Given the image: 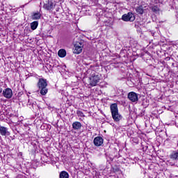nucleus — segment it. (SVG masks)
Segmentation results:
<instances>
[{
	"instance_id": "obj_1",
	"label": "nucleus",
	"mask_w": 178,
	"mask_h": 178,
	"mask_svg": "<svg viewBox=\"0 0 178 178\" xmlns=\"http://www.w3.org/2000/svg\"><path fill=\"white\" fill-rule=\"evenodd\" d=\"M110 109L111 112V116L114 120L117 123H119L123 119V116L119 114V108H118V104L114 103L111 104Z\"/></svg>"
},
{
	"instance_id": "obj_2",
	"label": "nucleus",
	"mask_w": 178,
	"mask_h": 178,
	"mask_svg": "<svg viewBox=\"0 0 178 178\" xmlns=\"http://www.w3.org/2000/svg\"><path fill=\"white\" fill-rule=\"evenodd\" d=\"M37 86L39 90H40L41 95H47L48 93V88H47L48 83L47 82V79L42 78L39 79Z\"/></svg>"
},
{
	"instance_id": "obj_3",
	"label": "nucleus",
	"mask_w": 178,
	"mask_h": 178,
	"mask_svg": "<svg viewBox=\"0 0 178 178\" xmlns=\"http://www.w3.org/2000/svg\"><path fill=\"white\" fill-rule=\"evenodd\" d=\"M99 80H101V79L99 78V74H97L94 72L92 73L89 77V86L91 87H95V86L99 83Z\"/></svg>"
},
{
	"instance_id": "obj_4",
	"label": "nucleus",
	"mask_w": 178,
	"mask_h": 178,
	"mask_svg": "<svg viewBox=\"0 0 178 178\" xmlns=\"http://www.w3.org/2000/svg\"><path fill=\"white\" fill-rule=\"evenodd\" d=\"M74 45V54H76V55L81 54L83 51V47H84V42L83 40H80L79 42H76Z\"/></svg>"
},
{
	"instance_id": "obj_5",
	"label": "nucleus",
	"mask_w": 178,
	"mask_h": 178,
	"mask_svg": "<svg viewBox=\"0 0 178 178\" xmlns=\"http://www.w3.org/2000/svg\"><path fill=\"white\" fill-rule=\"evenodd\" d=\"M122 20L123 22H134L136 20V16H134L133 13H128L122 16Z\"/></svg>"
},
{
	"instance_id": "obj_6",
	"label": "nucleus",
	"mask_w": 178,
	"mask_h": 178,
	"mask_svg": "<svg viewBox=\"0 0 178 178\" xmlns=\"http://www.w3.org/2000/svg\"><path fill=\"white\" fill-rule=\"evenodd\" d=\"M128 99L131 101V102H135L137 104L138 102V94L135 92H130L128 93Z\"/></svg>"
},
{
	"instance_id": "obj_7",
	"label": "nucleus",
	"mask_w": 178,
	"mask_h": 178,
	"mask_svg": "<svg viewBox=\"0 0 178 178\" xmlns=\"http://www.w3.org/2000/svg\"><path fill=\"white\" fill-rule=\"evenodd\" d=\"M43 8H44L45 10H54V9L55 8L54 2H52V1L48 0V1L44 3Z\"/></svg>"
},
{
	"instance_id": "obj_8",
	"label": "nucleus",
	"mask_w": 178,
	"mask_h": 178,
	"mask_svg": "<svg viewBox=\"0 0 178 178\" xmlns=\"http://www.w3.org/2000/svg\"><path fill=\"white\" fill-rule=\"evenodd\" d=\"M3 95L5 98L10 99V98H12L13 96V91H12V89L9 88H6L4 90H3Z\"/></svg>"
},
{
	"instance_id": "obj_9",
	"label": "nucleus",
	"mask_w": 178,
	"mask_h": 178,
	"mask_svg": "<svg viewBox=\"0 0 178 178\" xmlns=\"http://www.w3.org/2000/svg\"><path fill=\"white\" fill-rule=\"evenodd\" d=\"M93 143L95 147H101L104 144V138L101 136L95 137L93 140Z\"/></svg>"
},
{
	"instance_id": "obj_10",
	"label": "nucleus",
	"mask_w": 178,
	"mask_h": 178,
	"mask_svg": "<svg viewBox=\"0 0 178 178\" xmlns=\"http://www.w3.org/2000/svg\"><path fill=\"white\" fill-rule=\"evenodd\" d=\"M0 134L1 136H10V132L8 131L7 127L0 126Z\"/></svg>"
},
{
	"instance_id": "obj_11",
	"label": "nucleus",
	"mask_w": 178,
	"mask_h": 178,
	"mask_svg": "<svg viewBox=\"0 0 178 178\" xmlns=\"http://www.w3.org/2000/svg\"><path fill=\"white\" fill-rule=\"evenodd\" d=\"M31 19L32 20H40L41 19V13L40 12H35L31 14Z\"/></svg>"
},
{
	"instance_id": "obj_12",
	"label": "nucleus",
	"mask_w": 178,
	"mask_h": 178,
	"mask_svg": "<svg viewBox=\"0 0 178 178\" xmlns=\"http://www.w3.org/2000/svg\"><path fill=\"white\" fill-rule=\"evenodd\" d=\"M81 127H82L81 122L79 121H76L72 123V129L74 130H80Z\"/></svg>"
},
{
	"instance_id": "obj_13",
	"label": "nucleus",
	"mask_w": 178,
	"mask_h": 178,
	"mask_svg": "<svg viewBox=\"0 0 178 178\" xmlns=\"http://www.w3.org/2000/svg\"><path fill=\"white\" fill-rule=\"evenodd\" d=\"M170 159H172V161H178V152H172V153L170 155Z\"/></svg>"
},
{
	"instance_id": "obj_14",
	"label": "nucleus",
	"mask_w": 178,
	"mask_h": 178,
	"mask_svg": "<svg viewBox=\"0 0 178 178\" xmlns=\"http://www.w3.org/2000/svg\"><path fill=\"white\" fill-rule=\"evenodd\" d=\"M136 12L138 15H143L144 14V7L143 6H140L136 8Z\"/></svg>"
},
{
	"instance_id": "obj_15",
	"label": "nucleus",
	"mask_w": 178,
	"mask_h": 178,
	"mask_svg": "<svg viewBox=\"0 0 178 178\" xmlns=\"http://www.w3.org/2000/svg\"><path fill=\"white\" fill-rule=\"evenodd\" d=\"M58 55L60 58H65L66 56V50L61 49L58 51Z\"/></svg>"
},
{
	"instance_id": "obj_16",
	"label": "nucleus",
	"mask_w": 178,
	"mask_h": 178,
	"mask_svg": "<svg viewBox=\"0 0 178 178\" xmlns=\"http://www.w3.org/2000/svg\"><path fill=\"white\" fill-rule=\"evenodd\" d=\"M37 27H38V21H34L31 23V30H37Z\"/></svg>"
},
{
	"instance_id": "obj_17",
	"label": "nucleus",
	"mask_w": 178,
	"mask_h": 178,
	"mask_svg": "<svg viewBox=\"0 0 178 178\" xmlns=\"http://www.w3.org/2000/svg\"><path fill=\"white\" fill-rule=\"evenodd\" d=\"M60 178H69V173L66 171H62L60 173Z\"/></svg>"
},
{
	"instance_id": "obj_18",
	"label": "nucleus",
	"mask_w": 178,
	"mask_h": 178,
	"mask_svg": "<svg viewBox=\"0 0 178 178\" xmlns=\"http://www.w3.org/2000/svg\"><path fill=\"white\" fill-rule=\"evenodd\" d=\"M76 115L79 116V118H85L86 115H84V113L80 110L76 111Z\"/></svg>"
},
{
	"instance_id": "obj_19",
	"label": "nucleus",
	"mask_w": 178,
	"mask_h": 178,
	"mask_svg": "<svg viewBox=\"0 0 178 178\" xmlns=\"http://www.w3.org/2000/svg\"><path fill=\"white\" fill-rule=\"evenodd\" d=\"M152 12H154V13H156V12H159V8H158V6H154L152 8Z\"/></svg>"
},
{
	"instance_id": "obj_20",
	"label": "nucleus",
	"mask_w": 178,
	"mask_h": 178,
	"mask_svg": "<svg viewBox=\"0 0 178 178\" xmlns=\"http://www.w3.org/2000/svg\"><path fill=\"white\" fill-rule=\"evenodd\" d=\"M3 92V89L0 87V94H2Z\"/></svg>"
},
{
	"instance_id": "obj_21",
	"label": "nucleus",
	"mask_w": 178,
	"mask_h": 178,
	"mask_svg": "<svg viewBox=\"0 0 178 178\" xmlns=\"http://www.w3.org/2000/svg\"><path fill=\"white\" fill-rule=\"evenodd\" d=\"M167 59L169 60L170 59V57H167Z\"/></svg>"
}]
</instances>
